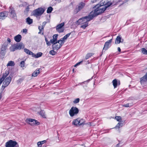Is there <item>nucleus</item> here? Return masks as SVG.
<instances>
[{"label": "nucleus", "mask_w": 147, "mask_h": 147, "mask_svg": "<svg viewBox=\"0 0 147 147\" xmlns=\"http://www.w3.org/2000/svg\"><path fill=\"white\" fill-rule=\"evenodd\" d=\"M6 53V51L3 50H1L0 51V54L2 56H3L5 55Z\"/></svg>", "instance_id": "40"}, {"label": "nucleus", "mask_w": 147, "mask_h": 147, "mask_svg": "<svg viewBox=\"0 0 147 147\" xmlns=\"http://www.w3.org/2000/svg\"><path fill=\"white\" fill-rule=\"evenodd\" d=\"M106 3L105 1H103V0H102L100 2V3L99 4V6L100 7H101L102 6L104 5V6L103 7H105V5Z\"/></svg>", "instance_id": "35"}, {"label": "nucleus", "mask_w": 147, "mask_h": 147, "mask_svg": "<svg viewBox=\"0 0 147 147\" xmlns=\"http://www.w3.org/2000/svg\"><path fill=\"white\" fill-rule=\"evenodd\" d=\"M27 30L26 29H23V33H26L27 32Z\"/></svg>", "instance_id": "53"}, {"label": "nucleus", "mask_w": 147, "mask_h": 147, "mask_svg": "<svg viewBox=\"0 0 147 147\" xmlns=\"http://www.w3.org/2000/svg\"><path fill=\"white\" fill-rule=\"evenodd\" d=\"M122 0H118V1L117 2V3H119L121 2Z\"/></svg>", "instance_id": "61"}, {"label": "nucleus", "mask_w": 147, "mask_h": 147, "mask_svg": "<svg viewBox=\"0 0 147 147\" xmlns=\"http://www.w3.org/2000/svg\"><path fill=\"white\" fill-rule=\"evenodd\" d=\"M112 83L114 88H116L117 85H120V81H117L116 79H115L113 80L112 81Z\"/></svg>", "instance_id": "18"}, {"label": "nucleus", "mask_w": 147, "mask_h": 147, "mask_svg": "<svg viewBox=\"0 0 147 147\" xmlns=\"http://www.w3.org/2000/svg\"><path fill=\"white\" fill-rule=\"evenodd\" d=\"M42 55V53L41 52L38 53L36 55L33 53V55H32V57L35 58H38L41 57Z\"/></svg>", "instance_id": "21"}, {"label": "nucleus", "mask_w": 147, "mask_h": 147, "mask_svg": "<svg viewBox=\"0 0 147 147\" xmlns=\"http://www.w3.org/2000/svg\"><path fill=\"white\" fill-rule=\"evenodd\" d=\"M8 11H4L0 13V19L3 20L7 17L8 15Z\"/></svg>", "instance_id": "14"}, {"label": "nucleus", "mask_w": 147, "mask_h": 147, "mask_svg": "<svg viewBox=\"0 0 147 147\" xmlns=\"http://www.w3.org/2000/svg\"><path fill=\"white\" fill-rule=\"evenodd\" d=\"M40 115L43 118H45V112L43 110L40 111Z\"/></svg>", "instance_id": "31"}, {"label": "nucleus", "mask_w": 147, "mask_h": 147, "mask_svg": "<svg viewBox=\"0 0 147 147\" xmlns=\"http://www.w3.org/2000/svg\"><path fill=\"white\" fill-rule=\"evenodd\" d=\"M21 36L20 34H18L14 37V39L16 42H19L21 41Z\"/></svg>", "instance_id": "19"}, {"label": "nucleus", "mask_w": 147, "mask_h": 147, "mask_svg": "<svg viewBox=\"0 0 147 147\" xmlns=\"http://www.w3.org/2000/svg\"><path fill=\"white\" fill-rule=\"evenodd\" d=\"M5 147H19L18 143L15 141L10 140L5 143Z\"/></svg>", "instance_id": "4"}, {"label": "nucleus", "mask_w": 147, "mask_h": 147, "mask_svg": "<svg viewBox=\"0 0 147 147\" xmlns=\"http://www.w3.org/2000/svg\"><path fill=\"white\" fill-rule=\"evenodd\" d=\"M112 41V39H111L109 40L106 42L104 45V47L102 49V51L104 50L105 51L107 50L110 47L109 46Z\"/></svg>", "instance_id": "10"}, {"label": "nucleus", "mask_w": 147, "mask_h": 147, "mask_svg": "<svg viewBox=\"0 0 147 147\" xmlns=\"http://www.w3.org/2000/svg\"><path fill=\"white\" fill-rule=\"evenodd\" d=\"M121 37L119 36H117L115 40V43L116 44H118L120 42H122L121 41Z\"/></svg>", "instance_id": "24"}, {"label": "nucleus", "mask_w": 147, "mask_h": 147, "mask_svg": "<svg viewBox=\"0 0 147 147\" xmlns=\"http://www.w3.org/2000/svg\"><path fill=\"white\" fill-rule=\"evenodd\" d=\"M91 79H89L87 81H85L84 82H83V83H84V82H88L89 81H90V80Z\"/></svg>", "instance_id": "60"}, {"label": "nucleus", "mask_w": 147, "mask_h": 147, "mask_svg": "<svg viewBox=\"0 0 147 147\" xmlns=\"http://www.w3.org/2000/svg\"><path fill=\"white\" fill-rule=\"evenodd\" d=\"M46 23L47 22H43L42 23V26L44 28Z\"/></svg>", "instance_id": "50"}, {"label": "nucleus", "mask_w": 147, "mask_h": 147, "mask_svg": "<svg viewBox=\"0 0 147 147\" xmlns=\"http://www.w3.org/2000/svg\"><path fill=\"white\" fill-rule=\"evenodd\" d=\"M28 5V4L26 2H24L22 4H20L19 6L25 7L27 6Z\"/></svg>", "instance_id": "41"}, {"label": "nucleus", "mask_w": 147, "mask_h": 147, "mask_svg": "<svg viewBox=\"0 0 147 147\" xmlns=\"http://www.w3.org/2000/svg\"><path fill=\"white\" fill-rule=\"evenodd\" d=\"M53 9V8L51 7H50L48 8L47 10V13H51Z\"/></svg>", "instance_id": "36"}, {"label": "nucleus", "mask_w": 147, "mask_h": 147, "mask_svg": "<svg viewBox=\"0 0 147 147\" xmlns=\"http://www.w3.org/2000/svg\"><path fill=\"white\" fill-rule=\"evenodd\" d=\"M133 105L132 102L126 104H125L123 105L122 106L126 107H130Z\"/></svg>", "instance_id": "29"}, {"label": "nucleus", "mask_w": 147, "mask_h": 147, "mask_svg": "<svg viewBox=\"0 0 147 147\" xmlns=\"http://www.w3.org/2000/svg\"><path fill=\"white\" fill-rule=\"evenodd\" d=\"M15 65V63L14 61H9L8 63L7 64V66H14Z\"/></svg>", "instance_id": "30"}, {"label": "nucleus", "mask_w": 147, "mask_h": 147, "mask_svg": "<svg viewBox=\"0 0 147 147\" xmlns=\"http://www.w3.org/2000/svg\"><path fill=\"white\" fill-rule=\"evenodd\" d=\"M54 50H51L50 51L49 53L52 55H54L56 54V52L54 51Z\"/></svg>", "instance_id": "38"}, {"label": "nucleus", "mask_w": 147, "mask_h": 147, "mask_svg": "<svg viewBox=\"0 0 147 147\" xmlns=\"http://www.w3.org/2000/svg\"><path fill=\"white\" fill-rule=\"evenodd\" d=\"M85 5L84 3L82 2L80 3L78 6L74 10V13L75 14L77 13L79 11H80L84 7Z\"/></svg>", "instance_id": "9"}, {"label": "nucleus", "mask_w": 147, "mask_h": 147, "mask_svg": "<svg viewBox=\"0 0 147 147\" xmlns=\"http://www.w3.org/2000/svg\"><path fill=\"white\" fill-rule=\"evenodd\" d=\"M82 25L81 26V28L83 29H85L86 27L88 26V23H86L85 24H82Z\"/></svg>", "instance_id": "39"}, {"label": "nucleus", "mask_w": 147, "mask_h": 147, "mask_svg": "<svg viewBox=\"0 0 147 147\" xmlns=\"http://www.w3.org/2000/svg\"><path fill=\"white\" fill-rule=\"evenodd\" d=\"M99 0H91V2L92 3H94L96 2L97 1H99Z\"/></svg>", "instance_id": "54"}, {"label": "nucleus", "mask_w": 147, "mask_h": 147, "mask_svg": "<svg viewBox=\"0 0 147 147\" xmlns=\"http://www.w3.org/2000/svg\"><path fill=\"white\" fill-rule=\"evenodd\" d=\"M93 18V16H92L90 13L89 15L79 19L76 21V24H82L88 23V22Z\"/></svg>", "instance_id": "2"}, {"label": "nucleus", "mask_w": 147, "mask_h": 147, "mask_svg": "<svg viewBox=\"0 0 147 147\" xmlns=\"http://www.w3.org/2000/svg\"><path fill=\"white\" fill-rule=\"evenodd\" d=\"M107 1H106V3L105 5V8L106 9L111 5L113 4V3L110 1H108L107 2Z\"/></svg>", "instance_id": "26"}, {"label": "nucleus", "mask_w": 147, "mask_h": 147, "mask_svg": "<svg viewBox=\"0 0 147 147\" xmlns=\"http://www.w3.org/2000/svg\"><path fill=\"white\" fill-rule=\"evenodd\" d=\"M140 80L142 85H144L147 82V72L144 76L140 78Z\"/></svg>", "instance_id": "16"}, {"label": "nucleus", "mask_w": 147, "mask_h": 147, "mask_svg": "<svg viewBox=\"0 0 147 147\" xmlns=\"http://www.w3.org/2000/svg\"><path fill=\"white\" fill-rule=\"evenodd\" d=\"M7 41L9 42V43H10L11 42V40L9 38H7Z\"/></svg>", "instance_id": "55"}, {"label": "nucleus", "mask_w": 147, "mask_h": 147, "mask_svg": "<svg viewBox=\"0 0 147 147\" xmlns=\"http://www.w3.org/2000/svg\"><path fill=\"white\" fill-rule=\"evenodd\" d=\"M46 142V140H43V141L40 142H41V143H42V144Z\"/></svg>", "instance_id": "58"}, {"label": "nucleus", "mask_w": 147, "mask_h": 147, "mask_svg": "<svg viewBox=\"0 0 147 147\" xmlns=\"http://www.w3.org/2000/svg\"><path fill=\"white\" fill-rule=\"evenodd\" d=\"M64 22H63L57 25L56 28V30L58 32L61 33L63 31L64 29L62 28L64 26Z\"/></svg>", "instance_id": "12"}, {"label": "nucleus", "mask_w": 147, "mask_h": 147, "mask_svg": "<svg viewBox=\"0 0 147 147\" xmlns=\"http://www.w3.org/2000/svg\"><path fill=\"white\" fill-rule=\"evenodd\" d=\"M42 144V143H41L40 142H39L37 143V145L38 147H41V145Z\"/></svg>", "instance_id": "48"}, {"label": "nucleus", "mask_w": 147, "mask_h": 147, "mask_svg": "<svg viewBox=\"0 0 147 147\" xmlns=\"http://www.w3.org/2000/svg\"><path fill=\"white\" fill-rule=\"evenodd\" d=\"M117 50H118V51L119 52H121V49L120 48V47H118V48H117Z\"/></svg>", "instance_id": "57"}, {"label": "nucleus", "mask_w": 147, "mask_h": 147, "mask_svg": "<svg viewBox=\"0 0 147 147\" xmlns=\"http://www.w3.org/2000/svg\"><path fill=\"white\" fill-rule=\"evenodd\" d=\"M96 8L94 11H92L90 13L92 16H93V18L97 16L100 14L103 13L106 10L104 7H101L99 6V4L96 5L94 8Z\"/></svg>", "instance_id": "1"}, {"label": "nucleus", "mask_w": 147, "mask_h": 147, "mask_svg": "<svg viewBox=\"0 0 147 147\" xmlns=\"http://www.w3.org/2000/svg\"><path fill=\"white\" fill-rule=\"evenodd\" d=\"M24 51L28 55H33V53L32 51H30L29 50L25 48L24 49Z\"/></svg>", "instance_id": "25"}, {"label": "nucleus", "mask_w": 147, "mask_h": 147, "mask_svg": "<svg viewBox=\"0 0 147 147\" xmlns=\"http://www.w3.org/2000/svg\"><path fill=\"white\" fill-rule=\"evenodd\" d=\"M64 42L65 41H63L61 39V41H60V43H59V46L61 47L62 45L64 44Z\"/></svg>", "instance_id": "45"}, {"label": "nucleus", "mask_w": 147, "mask_h": 147, "mask_svg": "<svg viewBox=\"0 0 147 147\" xmlns=\"http://www.w3.org/2000/svg\"><path fill=\"white\" fill-rule=\"evenodd\" d=\"M92 53H88L86 54L85 56V59L87 60L92 56Z\"/></svg>", "instance_id": "32"}, {"label": "nucleus", "mask_w": 147, "mask_h": 147, "mask_svg": "<svg viewBox=\"0 0 147 147\" xmlns=\"http://www.w3.org/2000/svg\"><path fill=\"white\" fill-rule=\"evenodd\" d=\"M83 62V61H81L80 62H78L77 63V64L78 65H80L81 63H82V62Z\"/></svg>", "instance_id": "56"}, {"label": "nucleus", "mask_w": 147, "mask_h": 147, "mask_svg": "<svg viewBox=\"0 0 147 147\" xmlns=\"http://www.w3.org/2000/svg\"><path fill=\"white\" fill-rule=\"evenodd\" d=\"M115 119L119 122H120L121 121V119L120 116H116L115 117Z\"/></svg>", "instance_id": "42"}, {"label": "nucleus", "mask_w": 147, "mask_h": 147, "mask_svg": "<svg viewBox=\"0 0 147 147\" xmlns=\"http://www.w3.org/2000/svg\"><path fill=\"white\" fill-rule=\"evenodd\" d=\"M55 0L58 1V3H59L61 1L60 0Z\"/></svg>", "instance_id": "63"}, {"label": "nucleus", "mask_w": 147, "mask_h": 147, "mask_svg": "<svg viewBox=\"0 0 147 147\" xmlns=\"http://www.w3.org/2000/svg\"><path fill=\"white\" fill-rule=\"evenodd\" d=\"M45 9L42 7H40L33 11V15L36 17L41 15L44 12Z\"/></svg>", "instance_id": "3"}, {"label": "nucleus", "mask_w": 147, "mask_h": 147, "mask_svg": "<svg viewBox=\"0 0 147 147\" xmlns=\"http://www.w3.org/2000/svg\"><path fill=\"white\" fill-rule=\"evenodd\" d=\"M24 64H25V63H24V61H21L20 63V64L21 67H24Z\"/></svg>", "instance_id": "46"}, {"label": "nucleus", "mask_w": 147, "mask_h": 147, "mask_svg": "<svg viewBox=\"0 0 147 147\" xmlns=\"http://www.w3.org/2000/svg\"><path fill=\"white\" fill-rule=\"evenodd\" d=\"M67 38L66 37L64 36L63 38H61V39L63 40V41H65V40H66Z\"/></svg>", "instance_id": "52"}, {"label": "nucleus", "mask_w": 147, "mask_h": 147, "mask_svg": "<svg viewBox=\"0 0 147 147\" xmlns=\"http://www.w3.org/2000/svg\"><path fill=\"white\" fill-rule=\"evenodd\" d=\"M119 144H117L116 147H119Z\"/></svg>", "instance_id": "64"}, {"label": "nucleus", "mask_w": 147, "mask_h": 147, "mask_svg": "<svg viewBox=\"0 0 147 147\" xmlns=\"http://www.w3.org/2000/svg\"><path fill=\"white\" fill-rule=\"evenodd\" d=\"M25 121L27 123L33 126L36 124L39 125L40 124V123L38 122L37 120L30 118L26 119Z\"/></svg>", "instance_id": "6"}, {"label": "nucleus", "mask_w": 147, "mask_h": 147, "mask_svg": "<svg viewBox=\"0 0 147 147\" xmlns=\"http://www.w3.org/2000/svg\"><path fill=\"white\" fill-rule=\"evenodd\" d=\"M26 22L28 24H30L33 22V20L29 17H28L26 19Z\"/></svg>", "instance_id": "28"}, {"label": "nucleus", "mask_w": 147, "mask_h": 147, "mask_svg": "<svg viewBox=\"0 0 147 147\" xmlns=\"http://www.w3.org/2000/svg\"><path fill=\"white\" fill-rule=\"evenodd\" d=\"M9 12L10 13L12 18H14L16 17V15L15 10L13 7H9Z\"/></svg>", "instance_id": "15"}, {"label": "nucleus", "mask_w": 147, "mask_h": 147, "mask_svg": "<svg viewBox=\"0 0 147 147\" xmlns=\"http://www.w3.org/2000/svg\"><path fill=\"white\" fill-rule=\"evenodd\" d=\"M78 109L76 107H72L69 110V113L71 117H73L75 115L77 114L79 112Z\"/></svg>", "instance_id": "7"}, {"label": "nucleus", "mask_w": 147, "mask_h": 147, "mask_svg": "<svg viewBox=\"0 0 147 147\" xmlns=\"http://www.w3.org/2000/svg\"><path fill=\"white\" fill-rule=\"evenodd\" d=\"M9 74V72L8 71L6 70L5 72L3 74L2 76H0V85L2 83L3 81L5 78Z\"/></svg>", "instance_id": "13"}, {"label": "nucleus", "mask_w": 147, "mask_h": 147, "mask_svg": "<svg viewBox=\"0 0 147 147\" xmlns=\"http://www.w3.org/2000/svg\"><path fill=\"white\" fill-rule=\"evenodd\" d=\"M11 80V78L10 76H9L5 79L3 81V84L2 88L4 89L5 87L7 86L10 84Z\"/></svg>", "instance_id": "8"}, {"label": "nucleus", "mask_w": 147, "mask_h": 147, "mask_svg": "<svg viewBox=\"0 0 147 147\" xmlns=\"http://www.w3.org/2000/svg\"><path fill=\"white\" fill-rule=\"evenodd\" d=\"M28 5V6L26 7L24 11V13L25 14H27V13H28L29 11L30 8L29 7V6L30 5Z\"/></svg>", "instance_id": "33"}, {"label": "nucleus", "mask_w": 147, "mask_h": 147, "mask_svg": "<svg viewBox=\"0 0 147 147\" xmlns=\"http://www.w3.org/2000/svg\"><path fill=\"white\" fill-rule=\"evenodd\" d=\"M141 51L142 53L144 54L147 55V50L145 48H143L141 49Z\"/></svg>", "instance_id": "34"}, {"label": "nucleus", "mask_w": 147, "mask_h": 147, "mask_svg": "<svg viewBox=\"0 0 147 147\" xmlns=\"http://www.w3.org/2000/svg\"><path fill=\"white\" fill-rule=\"evenodd\" d=\"M123 124L121 123H118V124L116 125L115 128H119L120 127V126L122 127V126Z\"/></svg>", "instance_id": "37"}, {"label": "nucleus", "mask_w": 147, "mask_h": 147, "mask_svg": "<svg viewBox=\"0 0 147 147\" xmlns=\"http://www.w3.org/2000/svg\"><path fill=\"white\" fill-rule=\"evenodd\" d=\"M78 65L77 64V63L75 65H74V66L75 67H76V66H77Z\"/></svg>", "instance_id": "62"}, {"label": "nucleus", "mask_w": 147, "mask_h": 147, "mask_svg": "<svg viewBox=\"0 0 147 147\" xmlns=\"http://www.w3.org/2000/svg\"><path fill=\"white\" fill-rule=\"evenodd\" d=\"M8 45V44L7 42H5L1 47V50H3L5 51H6Z\"/></svg>", "instance_id": "23"}, {"label": "nucleus", "mask_w": 147, "mask_h": 147, "mask_svg": "<svg viewBox=\"0 0 147 147\" xmlns=\"http://www.w3.org/2000/svg\"><path fill=\"white\" fill-rule=\"evenodd\" d=\"M40 73L39 69H37L32 74V76L35 77L36 76Z\"/></svg>", "instance_id": "20"}, {"label": "nucleus", "mask_w": 147, "mask_h": 147, "mask_svg": "<svg viewBox=\"0 0 147 147\" xmlns=\"http://www.w3.org/2000/svg\"><path fill=\"white\" fill-rule=\"evenodd\" d=\"M80 101V99L78 98H77L73 102L74 104H76L79 102Z\"/></svg>", "instance_id": "44"}, {"label": "nucleus", "mask_w": 147, "mask_h": 147, "mask_svg": "<svg viewBox=\"0 0 147 147\" xmlns=\"http://www.w3.org/2000/svg\"><path fill=\"white\" fill-rule=\"evenodd\" d=\"M61 41V39L59 40H58V41H57V43H60V41Z\"/></svg>", "instance_id": "59"}, {"label": "nucleus", "mask_w": 147, "mask_h": 147, "mask_svg": "<svg viewBox=\"0 0 147 147\" xmlns=\"http://www.w3.org/2000/svg\"><path fill=\"white\" fill-rule=\"evenodd\" d=\"M58 36V34H54L53 36V38H55V39H56V40H57Z\"/></svg>", "instance_id": "47"}, {"label": "nucleus", "mask_w": 147, "mask_h": 147, "mask_svg": "<svg viewBox=\"0 0 147 147\" xmlns=\"http://www.w3.org/2000/svg\"><path fill=\"white\" fill-rule=\"evenodd\" d=\"M71 34V33H68V34H66L65 36L66 37V38H67Z\"/></svg>", "instance_id": "51"}, {"label": "nucleus", "mask_w": 147, "mask_h": 147, "mask_svg": "<svg viewBox=\"0 0 147 147\" xmlns=\"http://www.w3.org/2000/svg\"><path fill=\"white\" fill-rule=\"evenodd\" d=\"M52 48L54 50H58L61 47L59 46V44H53L52 46Z\"/></svg>", "instance_id": "22"}, {"label": "nucleus", "mask_w": 147, "mask_h": 147, "mask_svg": "<svg viewBox=\"0 0 147 147\" xmlns=\"http://www.w3.org/2000/svg\"><path fill=\"white\" fill-rule=\"evenodd\" d=\"M9 50L11 51H14L16 50H17L15 44L12 45L9 48Z\"/></svg>", "instance_id": "27"}, {"label": "nucleus", "mask_w": 147, "mask_h": 147, "mask_svg": "<svg viewBox=\"0 0 147 147\" xmlns=\"http://www.w3.org/2000/svg\"><path fill=\"white\" fill-rule=\"evenodd\" d=\"M45 40L47 45L48 46H50L51 45V43L53 45L57 44V40L55 39V38H53L51 39L49 41L47 38L45 36Z\"/></svg>", "instance_id": "11"}, {"label": "nucleus", "mask_w": 147, "mask_h": 147, "mask_svg": "<svg viewBox=\"0 0 147 147\" xmlns=\"http://www.w3.org/2000/svg\"><path fill=\"white\" fill-rule=\"evenodd\" d=\"M24 79L23 78H21L19 79V80H17V83L19 84L22 82L24 80Z\"/></svg>", "instance_id": "43"}, {"label": "nucleus", "mask_w": 147, "mask_h": 147, "mask_svg": "<svg viewBox=\"0 0 147 147\" xmlns=\"http://www.w3.org/2000/svg\"><path fill=\"white\" fill-rule=\"evenodd\" d=\"M85 121L82 119L77 118L74 120L72 122V124L76 126H80L85 124Z\"/></svg>", "instance_id": "5"}, {"label": "nucleus", "mask_w": 147, "mask_h": 147, "mask_svg": "<svg viewBox=\"0 0 147 147\" xmlns=\"http://www.w3.org/2000/svg\"><path fill=\"white\" fill-rule=\"evenodd\" d=\"M15 44L17 50H20L24 47V45L22 43H18Z\"/></svg>", "instance_id": "17"}, {"label": "nucleus", "mask_w": 147, "mask_h": 147, "mask_svg": "<svg viewBox=\"0 0 147 147\" xmlns=\"http://www.w3.org/2000/svg\"><path fill=\"white\" fill-rule=\"evenodd\" d=\"M44 28L43 27H41L39 26L38 27V29L40 31H41L42 30H43Z\"/></svg>", "instance_id": "49"}]
</instances>
